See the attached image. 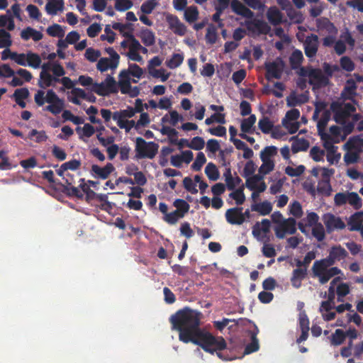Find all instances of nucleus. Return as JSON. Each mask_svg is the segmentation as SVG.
<instances>
[{
  "label": "nucleus",
  "mask_w": 363,
  "mask_h": 363,
  "mask_svg": "<svg viewBox=\"0 0 363 363\" xmlns=\"http://www.w3.org/2000/svg\"><path fill=\"white\" fill-rule=\"evenodd\" d=\"M202 313L196 310L184 307L177 311L170 318L172 329L179 332V340L184 343L191 342L201 347L205 352L217 355L223 359L220 351L226 347V342L223 337H215L211 333L201 328Z\"/></svg>",
  "instance_id": "obj_1"
},
{
  "label": "nucleus",
  "mask_w": 363,
  "mask_h": 363,
  "mask_svg": "<svg viewBox=\"0 0 363 363\" xmlns=\"http://www.w3.org/2000/svg\"><path fill=\"white\" fill-rule=\"evenodd\" d=\"M159 145L155 142H146L143 138L135 140V152L138 158L153 159L158 152Z\"/></svg>",
  "instance_id": "obj_2"
},
{
  "label": "nucleus",
  "mask_w": 363,
  "mask_h": 363,
  "mask_svg": "<svg viewBox=\"0 0 363 363\" xmlns=\"http://www.w3.org/2000/svg\"><path fill=\"white\" fill-rule=\"evenodd\" d=\"M296 222L294 218L284 219L279 225L274 227L276 236L279 239H283L286 234H294L296 231Z\"/></svg>",
  "instance_id": "obj_3"
},
{
  "label": "nucleus",
  "mask_w": 363,
  "mask_h": 363,
  "mask_svg": "<svg viewBox=\"0 0 363 363\" xmlns=\"http://www.w3.org/2000/svg\"><path fill=\"white\" fill-rule=\"evenodd\" d=\"M308 83L313 86V89H320L328 84L329 79L320 69L310 67Z\"/></svg>",
  "instance_id": "obj_4"
},
{
  "label": "nucleus",
  "mask_w": 363,
  "mask_h": 363,
  "mask_svg": "<svg viewBox=\"0 0 363 363\" xmlns=\"http://www.w3.org/2000/svg\"><path fill=\"white\" fill-rule=\"evenodd\" d=\"M284 67V61L278 58L275 61L265 64L266 79L270 80L272 78L280 79Z\"/></svg>",
  "instance_id": "obj_5"
},
{
  "label": "nucleus",
  "mask_w": 363,
  "mask_h": 363,
  "mask_svg": "<svg viewBox=\"0 0 363 363\" xmlns=\"http://www.w3.org/2000/svg\"><path fill=\"white\" fill-rule=\"evenodd\" d=\"M247 29L257 35H267L271 30V27L264 21L259 19H253L246 21Z\"/></svg>",
  "instance_id": "obj_6"
},
{
  "label": "nucleus",
  "mask_w": 363,
  "mask_h": 363,
  "mask_svg": "<svg viewBox=\"0 0 363 363\" xmlns=\"http://www.w3.org/2000/svg\"><path fill=\"white\" fill-rule=\"evenodd\" d=\"M318 40V36L315 34L306 36L303 42V48L307 57L313 58L316 55L319 45Z\"/></svg>",
  "instance_id": "obj_7"
},
{
  "label": "nucleus",
  "mask_w": 363,
  "mask_h": 363,
  "mask_svg": "<svg viewBox=\"0 0 363 363\" xmlns=\"http://www.w3.org/2000/svg\"><path fill=\"white\" fill-rule=\"evenodd\" d=\"M34 100L38 106H43L45 102L53 104L62 101V99H60L52 89L48 90L45 96L44 91L38 90L34 96Z\"/></svg>",
  "instance_id": "obj_8"
},
{
  "label": "nucleus",
  "mask_w": 363,
  "mask_h": 363,
  "mask_svg": "<svg viewBox=\"0 0 363 363\" xmlns=\"http://www.w3.org/2000/svg\"><path fill=\"white\" fill-rule=\"evenodd\" d=\"M166 21L168 23L169 28L172 30L174 34L183 36L186 33V26L182 23L176 15L168 13L166 16Z\"/></svg>",
  "instance_id": "obj_9"
},
{
  "label": "nucleus",
  "mask_w": 363,
  "mask_h": 363,
  "mask_svg": "<svg viewBox=\"0 0 363 363\" xmlns=\"http://www.w3.org/2000/svg\"><path fill=\"white\" fill-rule=\"evenodd\" d=\"M323 220L328 233L334 230H342L345 228V224L342 219L332 213L325 214Z\"/></svg>",
  "instance_id": "obj_10"
},
{
  "label": "nucleus",
  "mask_w": 363,
  "mask_h": 363,
  "mask_svg": "<svg viewBox=\"0 0 363 363\" xmlns=\"http://www.w3.org/2000/svg\"><path fill=\"white\" fill-rule=\"evenodd\" d=\"M225 216L227 222L231 225H241L244 223L242 207L229 208L226 211Z\"/></svg>",
  "instance_id": "obj_11"
},
{
  "label": "nucleus",
  "mask_w": 363,
  "mask_h": 363,
  "mask_svg": "<svg viewBox=\"0 0 363 363\" xmlns=\"http://www.w3.org/2000/svg\"><path fill=\"white\" fill-rule=\"evenodd\" d=\"M321 140L323 142V147L327 150V160L328 162H332V154L337 150V147L333 145L334 143H337V141H334L333 138L328 133H322L320 135Z\"/></svg>",
  "instance_id": "obj_12"
},
{
  "label": "nucleus",
  "mask_w": 363,
  "mask_h": 363,
  "mask_svg": "<svg viewBox=\"0 0 363 363\" xmlns=\"http://www.w3.org/2000/svg\"><path fill=\"white\" fill-rule=\"evenodd\" d=\"M307 274L308 269L306 267L294 269L290 279L292 286L299 289L301 286V281L307 277Z\"/></svg>",
  "instance_id": "obj_13"
},
{
  "label": "nucleus",
  "mask_w": 363,
  "mask_h": 363,
  "mask_svg": "<svg viewBox=\"0 0 363 363\" xmlns=\"http://www.w3.org/2000/svg\"><path fill=\"white\" fill-rule=\"evenodd\" d=\"M115 170L113 165L111 163H107L104 167H101L97 164L91 166V172L96 175V177L106 179L109 175Z\"/></svg>",
  "instance_id": "obj_14"
},
{
  "label": "nucleus",
  "mask_w": 363,
  "mask_h": 363,
  "mask_svg": "<svg viewBox=\"0 0 363 363\" xmlns=\"http://www.w3.org/2000/svg\"><path fill=\"white\" fill-rule=\"evenodd\" d=\"M330 108L334 113L333 118L337 123L345 124L346 119L350 116L342 108V105L337 102L332 103Z\"/></svg>",
  "instance_id": "obj_15"
},
{
  "label": "nucleus",
  "mask_w": 363,
  "mask_h": 363,
  "mask_svg": "<svg viewBox=\"0 0 363 363\" xmlns=\"http://www.w3.org/2000/svg\"><path fill=\"white\" fill-rule=\"evenodd\" d=\"M135 113L133 110V108L128 106L127 109L115 111L113 113V119L117 122V125L119 128H125L124 124L125 123L122 121V119H125L126 118H132L135 116Z\"/></svg>",
  "instance_id": "obj_16"
},
{
  "label": "nucleus",
  "mask_w": 363,
  "mask_h": 363,
  "mask_svg": "<svg viewBox=\"0 0 363 363\" xmlns=\"http://www.w3.org/2000/svg\"><path fill=\"white\" fill-rule=\"evenodd\" d=\"M357 86L354 79H347L346 82V85L341 93L342 98L345 100L354 101V97L357 95Z\"/></svg>",
  "instance_id": "obj_17"
},
{
  "label": "nucleus",
  "mask_w": 363,
  "mask_h": 363,
  "mask_svg": "<svg viewBox=\"0 0 363 363\" xmlns=\"http://www.w3.org/2000/svg\"><path fill=\"white\" fill-rule=\"evenodd\" d=\"M328 268L327 265H325L321 259L315 261L313 264L311 269L313 277H318L321 284H325V281H323L322 278L325 277Z\"/></svg>",
  "instance_id": "obj_18"
},
{
  "label": "nucleus",
  "mask_w": 363,
  "mask_h": 363,
  "mask_svg": "<svg viewBox=\"0 0 363 363\" xmlns=\"http://www.w3.org/2000/svg\"><path fill=\"white\" fill-rule=\"evenodd\" d=\"M286 101L289 107H295L308 102V97L304 94L297 95L296 92L293 91L286 97Z\"/></svg>",
  "instance_id": "obj_19"
},
{
  "label": "nucleus",
  "mask_w": 363,
  "mask_h": 363,
  "mask_svg": "<svg viewBox=\"0 0 363 363\" xmlns=\"http://www.w3.org/2000/svg\"><path fill=\"white\" fill-rule=\"evenodd\" d=\"M363 211H358L352 214L348 220L350 231H359L362 227Z\"/></svg>",
  "instance_id": "obj_20"
},
{
  "label": "nucleus",
  "mask_w": 363,
  "mask_h": 363,
  "mask_svg": "<svg viewBox=\"0 0 363 363\" xmlns=\"http://www.w3.org/2000/svg\"><path fill=\"white\" fill-rule=\"evenodd\" d=\"M316 26L318 30H325L327 33L333 35H336L338 32L334 23L327 18L317 19Z\"/></svg>",
  "instance_id": "obj_21"
},
{
  "label": "nucleus",
  "mask_w": 363,
  "mask_h": 363,
  "mask_svg": "<svg viewBox=\"0 0 363 363\" xmlns=\"http://www.w3.org/2000/svg\"><path fill=\"white\" fill-rule=\"evenodd\" d=\"M291 140L293 141L291 144V151L293 153L306 151L309 147V142L304 138H298V136H294L291 138Z\"/></svg>",
  "instance_id": "obj_22"
},
{
  "label": "nucleus",
  "mask_w": 363,
  "mask_h": 363,
  "mask_svg": "<svg viewBox=\"0 0 363 363\" xmlns=\"http://www.w3.org/2000/svg\"><path fill=\"white\" fill-rule=\"evenodd\" d=\"M223 176L228 190H234L236 186L242 183V179L238 176L233 177L230 168L225 169Z\"/></svg>",
  "instance_id": "obj_23"
},
{
  "label": "nucleus",
  "mask_w": 363,
  "mask_h": 363,
  "mask_svg": "<svg viewBox=\"0 0 363 363\" xmlns=\"http://www.w3.org/2000/svg\"><path fill=\"white\" fill-rule=\"evenodd\" d=\"M21 37L24 40H28L30 38H32L35 42H37L43 38V35L41 32L31 27H27L21 31Z\"/></svg>",
  "instance_id": "obj_24"
},
{
  "label": "nucleus",
  "mask_w": 363,
  "mask_h": 363,
  "mask_svg": "<svg viewBox=\"0 0 363 363\" xmlns=\"http://www.w3.org/2000/svg\"><path fill=\"white\" fill-rule=\"evenodd\" d=\"M267 17L271 24L277 26L282 22L283 15L277 7L273 6L267 11Z\"/></svg>",
  "instance_id": "obj_25"
},
{
  "label": "nucleus",
  "mask_w": 363,
  "mask_h": 363,
  "mask_svg": "<svg viewBox=\"0 0 363 363\" xmlns=\"http://www.w3.org/2000/svg\"><path fill=\"white\" fill-rule=\"evenodd\" d=\"M64 9L63 0H49L45 6L46 12L52 16L56 15L57 11H62Z\"/></svg>",
  "instance_id": "obj_26"
},
{
  "label": "nucleus",
  "mask_w": 363,
  "mask_h": 363,
  "mask_svg": "<svg viewBox=\"0 0 363 363\" xmlns=\"http://www.w3.org/2000/svg\"><path fill=\"white\" fill-rule=\"evenodd\" d=\"M72 182L66 179V184H61L60 185L62 187V192L69 196H75L82 199L84 196L83 194L77 187L72 186Z\"/></svg>",
  "instance_id": "obj_27"
},
{
  "label": "nucleus",
  "mask_w": 363,
  "mask_h": 363,
  "mask_svg": "<svg viewBox=\"0 0 363 363\" xmlns=\"http://www.w3.org/2000/svg\"><path fill=\"white\" fill-rule=\"evenodd\" d=\"M252 211H257L262 216L269 215L272 211V206L270 202L264 201L259 203H254L251 206Z\"/></svg>",
  "instance_id": "obj_28"
},
{
  "label": "nucleus",
  "mask_w": 363,
  "mask_h": 363,
  "mask_svg": "<svg viewBox=\"0 0 363 363\" xmlns=\"http://www.w3.org/2000/svg\"><path fill=\"white\" fill-rule=\"evenodd\" d=\"M139 37L145 46H152L155 43V35L150 29H142L140 32Z\"/></svg>",
  "instance_id": "obj_29"
},
{
  "label": "nucleus",
  "mask_w": 363,
  "mask_h": 363,
  "mask_svg": "<svg viewBox=\"0 0 363 363\" xmlns=\"http://www.w3.org/2000/svg\"><path fill=\"white\" fill-rule=\"evenodd\" d=\"M199 16L198 8L196 6H190L184 10V18L189 23H194Z\"/></svg>",
  "instance_id": "obj_30"
},
{
  "label": "nucleus",
  "mask_w": 363,
  "mask_h": 363,
  "mask_svg": "<svg viewBox=\"0 0 363 363\" xmlns=\"http://www.w3.org/2000/svg\"><path fill=\"white\" fill-rule=\"evenodd\" d=\"M256 122V116L254 114H251L247 118L242 120L240 129L243 133H252L254 131L253 126Z\"/></svg>",
  "instance_id": "obj_31"
},
{
  "label": "nucleus",
  "mask_w": 363,
  "mask_h": 363,
  "mask_svg": "<svg viewBox=\"0 0 363 363\" xmlns=\"http://www.w3.org/2000/svg\"><path fill=\"white\" fill-rule=\"evenodd\" d=\"M303 60V55L300 50H295L289 57V63L292 69L298 68Z\"/></svg>",
  "instance_id": "obj_32"
},
{
  "label": "nucleus",
  "mask_w": 363,
  "mask_h": 363,
  "mask_svg": "<svg viewBox=\"0 0 363 363\" xmlns=\"http://www.w3.org/2000/svg\"><path fill=\"white\" fill-rule=\"evenodd\" d=\"M329 338L332 345L337 346L342 345L345 342L346 339V334L342 329H337Z\"/></svg>",
  "instance_id": "obj_33"
},
{
  "label": "nucleus",
  "mask_w": 363,
  "mask_h": 363,
  "mask_svg": "<svg viewBox=\"0 0 363 363\" xmlns=\"http://www.w3.org/2000/svg\"><path fill=\"white\" fill-rule=\"evenodd\" d=\"M244 184H242L238 189H235L229 194V196L235 201L237 205H242L245 201L244 194Z\"/></svg>",
  "instance_id": "obj_34"
},
{
  "label": "nucleus",
  "mask_w": 363,
  "mask_h": 363,
  "mask_svg": "<svg viewBox=\"0 0 363 363\" xmlns=\"http://www.w3.org/2000/svg\"><path fill=\"white\" fill-rule=\"evenodd\" d=\"M26 56L28 66L35 69L40 67L42 60L39 55L32 52L31 51H28L26 53Z\"/></svg>",
  "instance_id": "obj_35"
},
{
  "label": "nucleus",
  "mask_w": 363,
  "mask_h": 363,
  "mask_svg": "<svg viewBox=\"0 0 363 363\" xmlns=\"http://www.w3.org/2000/svg\"><path fill=\"white\" fill-rule=\"evenodd\" d=\"M205 173L208 178L211 181H216L218 179L220 174L219 171L213 162H209L205 167Z\"/></svg>",
  "instance_id": "obj_36"
},
{
  "label": "nucleus",
  "mask_w": 363,
  "mask_h": 363,
  "mask_svg": "<svg viewBox=\"0 0 363 363\" xmlns=\"http://www.w3.org/2000/svg\"><path fill=\"white\" fill-rule=\"evenodd\" d=\"M103 83L109 94H117L118 92L117 82L112 76L108 75Z\"/></svg>",
  "instance_id": "obj_37"
},
{
  "label": "nucleus",
  "mask_w": 363,
  "mask_h": 363,
  "mask_svg": "<svg viewBox=\"0 0 363 363\" xmlns=\"http://www.w3.org/2000/svg\"><path fill=\"white\" fill-rule=\"evenodd\" d=\"M95 130L94 127L89 123H85L82 128L80 127H77L76 128V131L79 135V138L81 140H83L82 136L90 138L94 134Z\"/></svg>",
  "instance_id": "obj_38"
},
{
  "label": "nucleus",
  "mask_w": 363,
  "mask_h": 363,
  "mask_svg": "<svg viewBox=\"0 0 363 363\" xmlns=\"http://www.w3.org/2000/svg\"><path fill=\"white\" fill-rule=\"evenodd\" d=\"M330 252L337 261L344 259L348 256L347 252L340 245L333 246Z\"/></svg>",
  "instance_id": "obj_39"
},
{
  "label": "nucleus",
  "mask_w": 363,
  "mask_h": 363,
  "mask_svg": "<svg viewBox=\"0 0 363 363\" xmlns=\"http://www.w3.org/2000/svg\"><path fill=\"white\" fill-rule=\"evenodd\" d=\"M277 154V148L275 146H267L265 147L260 152L261 160H272V157Z\"/></svg>",
  "instance_id": "obj_40"
},
{
  "label": "nucleus",
  "mask_w": 363,
  "mask_h": 363,
  "mask_svg": "<svg viewBox=\"0 0 363 363\" xmlns=\"http://www.w3.org/2000/svg\"><path fill=\"white\" fill-rule=\"evenodd\" d=\"M173 205L177 208L175 211H179V213L181 215L180 216H184V215L189 211L190 206L189 204L184 201V199H177Z\"/></svg>",
  "instance_id": "obj_41"
},
{
  "label": "nucleus",
  "mask_w": 363,
  "mask_h": 363,
  "mask_svg": "<svg viewBox=\"0 0 363 363\" xmlns=\"http://www.w3.org/2000/svg\"><path fill=\"white\" fill-rule=\"evenodd\" d=\"M183 60V55L174 53L169 60L166 61V65L169 69H175L182 65Z\"/></svg>",
  "instance_id": "obj_42"
},
{
  "label": "nucleus",
  "mask_w": 363,
  "mask_h": 363,
  "mask_svg": "<svg viewBox=\"0 0 363 363\" xmlns=\"http://www.w3.org/2000/svg\"><path fill=\"white\" fill-rule=\"evenodd\" d=\"M347 202L355 210H358L362 206V199L356 192L347 193Z\"/></svg>",
  "instance_id": "obj_43"
},
{
  "label": "nucleus",
  "mask_w": 363,
  "mask_h": 363,
  "mask_svg": "<svg viewBox=\"0 0 363 363\" xmlns=\"http://www.w3.org/2000/svg\"><path fill=\"white\" fill-rule=\"evenodd\" d=\"M258 127L264 134H268L274 127L273 123L268 117H263L258 122Z\"/></svg>",
  "instance_id": "obj_44"
},
{
  "label": "nucleus",
  "mask_w": 363,
  "mask_h": 363,
  "mask_svg": "<svg viewBox=\"0 0 363 363\" xmlns=\"http://www.w3.org/2000/svg\"><path fill=\"white\" fill-rule=\"evenodd\" d=\"M251 339V342L247 345L245 348V354H251L252 352H257L259 350V346L258 339L257 338V334L252 333Z\"/></svg>",
  "instance_id": "obj_45"
},
{
  "label": "nucleus",
  "mask_w": 363,
  "mask_h": 363,
  "mask_svg": "<svg viewBox=\"0 0 363 363\" xmlns=\"http://www.w3.org/2000/svg\"><path fill=\"white\" fill-rule=\"evenodd\" d=\"M47 33L52 37L62 38L65 35V30L59 24L54 23L47 28Z\"/></svg>",
  "instance_id": "obj_46"
},
{
  "label": "nucleus",
  "mask_w": 363,
  "mask_h": 363,
  "mask_svg": "<svg viewBox=\"0 0 363 363\" xmlns=\"http://www.w3.org/2000/svg\"><path fill=\"white\" fill-rule=\"evenodd\" d=\"M71 93L73 95V97L69 100L76 105H80L81 103L79 99V98L84 99V98H86V94L84 90L81 88L74 87L72 89Z\"/></svg>",
  "instance_id": "obj_47"
},
{
  "label": "nucleus",
  "mask_w": 363,
  "mask_h": 363,
  "mask_svg": "<svg viewBox=\"0 0 363 363\" xmlns=\"http://www.w3.org/2000/svg\"><path fill=\"white\" fill-rule=\"evenodd\" d=\"M110 60L109 58L107 57H101L98 61V63L96 65V68L98 70H99L101 72H104L107 71L109 68L114 69L116 67H113V62Z\"/></svg>",
  "instance_id": "obj_48"
},
{
  "label": "nucleus",
  "mask_w": 363,
  "mask_h": 363,
  "mask_svg": "<svg viewBox=\"0 0 363 363\" xmlns=\"http://www.w3.org/2000/svg\"><path fill=\"white\" fill-rule=\"evenodd\" d=\"M51 79V74L50 73L40 72L38 85L42 89L54 86V84H52Z\"/></svg>",
  "instance_id": "obj_49"
},
{
  "label": "nucleus",
  "mask_w": 363,
  "mask_h": 363,
  "mask_svg": "<svg viewBox=\"0 0 363 363\" xmlns=\"http://www.w3.org/2000/svg\"><path fill=\"white\" fill-rule=\"evenodd\" d=\"M317 190L318 193L325 196H330L332 191V187L329 181L322 180L318 182L317 186Z\"/></svg>",
  "instance_id": "obj_50"
},
{
  "label": "nucleus",
  "mask_w": 363,
  "mask_h": 363,
  "mask_svg": "<svg viewBox=\"0 0 363 363\" xmlns=\"http://www.w3.org/2000/svg\"><path fill=\"white\" fill-rule=\"evenodd\" d=\"M206 162V158L203 152H199L196 160L191 164V169L194 171H200L202 166Z\"/></svg>",
  "instance_id": "obj_51"
},
{
  "label": "nucleus",
  "mask_w": 363,
  "mask_h": 363,
  "mask_svg": "<svg viewBox=\"0 0 363 363\" xmlns=\"http://www.w3.org/2000/svg\"><path fill=\"white\" fill-rule=\"evenodd\" d=\"M262 164L258 170L259 174L266 175L274 170L275 166L274 160H262Z\"/></svg>",
  "instance_id": "obj_52"
},
{
  "label": "nucleus",
  "mask_w": 363,
  "mask_h": 363,
  "mask_svg": "<svg viewBox=\"0 0 363 363\" xmlns=\"http://www.w3.org/2000/svg\"><path fill=\"white\" fill-rule=\"evenodd\" d=\"M158 4V0H147L142 4L140 10L145 14H150Z\"/></svg>",
  "instance_id": "obj_53"
},
{
  "label": "nucleus",
  "mask_w": 363,
  "mask_h": 363,
  "mask_svg": "<svg viewBox=\"0 0 363 363\" xmlns=\"http://www.w3.org/2000/svg\"><path fill=\"white\" fill-rule=\"evenodd\" d=\"M205 146V141L203 138L199 136H196L192 138L189 144L187 145V147L195 150H201Z\"/></svg>",
  "instance_id": "obj_54"
},
{
  "label": "nucleus",
  "mask_w": 363,
  "mask_h": 363,
  "mask_svg": "<svg viewBox=\"0 0 363 363\" xmlns=\"http://www.w3.org/2000/svg\"><path fill=\"white\" fill-rule=\"evenodd\" d=\"M358 143H359V138L358 136H354L349 138L347 143L344 145L343 147L347 151H351L352 150H355L356 151H359L361 150L358 146Z\"/></svg>",
  "instance_id": "obj_55"
},
{
  "label": "nucleus",
  "mask_w": 363,
  "mask_h": 363,
  "mask_svg": "<svg viewBox=\"0 0 363 363\" xmlns=\"http://www.w3.org/2000/svg\"><path fill=\"white\" fill-rule=\"evenodd\" d=\"M225 116L224 113H215L211 116V117L207 118L205 120V123L208 125H211L213 122H217L220 124L225 123Z\"/></svg>",
  "instance_id": "obj_56"
},
{
  "label": "nucleus",
  "mask_w": 363,
  "mask_h": 363,
  "mask_svg": "<svg viewBox=\"0 0 363 363\" xmlns=\"http://www.w3.org/2000/svg\"><path fill=\"white\" fill-rule=\"evenodd\" d=\"M361 150L359 151L352 152L347 151V152L344 155V161L347 164H354L357 162L359 158V153Z\"/></svg>",
  "instance_id": "obj_57"
},
{
  "label": "nucleus",
  "mask_w": 363,
  "mask_h": 363,
  "mask_svg": "<svg viewBox=\"0 0 363 363\" xmlns=\"http://www.w3.org/2000/svg\"><path fill=\"white\" fill-rule=\"evenodd\" d=\"M350 286L347 283H341L337 286V301H342V298L350 294Z\"/></svg>",
  "instance_id": "obj_58"
},
{
  "label": "nucleus",
  "mask_w": 363,
  "mask_h": 363,
  "mask_svg": "<svg viewBox=\"0 0 363 363\" xmlns=\"http://www.w3.org/2000/svg\"><path fill=\"white\" fill-rule=\"evenodd\" d=\"M306 168L303 165H298L296 168L288 166L285 169V173L290 177H299L305 171Z\"/></svg>",
  "instance_id": "obj_59"
},
{
  "label": "nucleus",
  "mask_w": 363,
  "mask_h": 363,
  "mask_svg": "<svg viewBox=\"0 0 363 363\" xmlns=\"http://www.w3.org/2000/svg\"><path fill=\"white\" fill-rule=\"evenodd\" d=\"M160 132L164 135H167L169 138H172L171 142L176 144L177 141V137L178 135V132L174 128L169 126H163L161 128Z\"/></svg>",
  "instance_id": "obj_60"
},
{
  "label": "nucleus",
  "mask_w": 363,
  "mask_h": 363,
  "mask_svg": "<svg viewBox=\"0 0 363 363\" xmlns=\"http://www.w3.org/2000/svg\"><path fill=\"white\" fill-rule=\"evenodd\" d=\"M312 235L318 240L322 241L325 237L323 225L321 223L316 224L312 229Z\"/></svg>",
  "instance_id": "obj_61"
},
{
  "label": "nucleus",
  "mask_w": 363,
  "mask_h": 363,
  "mask_svg": "<svg viewBox=\"0 0 363 363\" xmlns=\"http://www.w3.org/2000/svg\"><path fill=\"white\" fill-rule=\"evenodd\" d=\"M29 91L27 88H21L15 90L11 96L15 101L26 99L29 96Z\"/></svg>",
  "instance_id": "obj_62"
},
{
  "label": "nucleus",
  "mask_w": 363,
  "mask_h": 363,
  "mask_svg": "<svg viewBox=\"0 0 363 363\" xmlns=\"http://www.w3.org/2000/svg\"><path fill=\"white\" fill-rule=\"evenodd\" d=\"M64 108V101H57L53 104H50L47 106L45 110L50 111V113L57 115L59 114Z\"/></svg>",
  "instance_id": "obj_63"
},
{
  "label": "nucleus",
  "mask_w": 363,
  "mask_h": 363,
  "mask_svg": "<svg viewBox=\"0 0 363 363\" xmlns=\"http://www.w3.org/2000/svg\"><path fill=\"white\" fill-rule=\"evenodd\" d=\"M342 69L347 72H352L354 69V64L347 56L342 57L340 61Z\"/></svg>",
  "instance_id": "obj_64"
}]
</instances>
